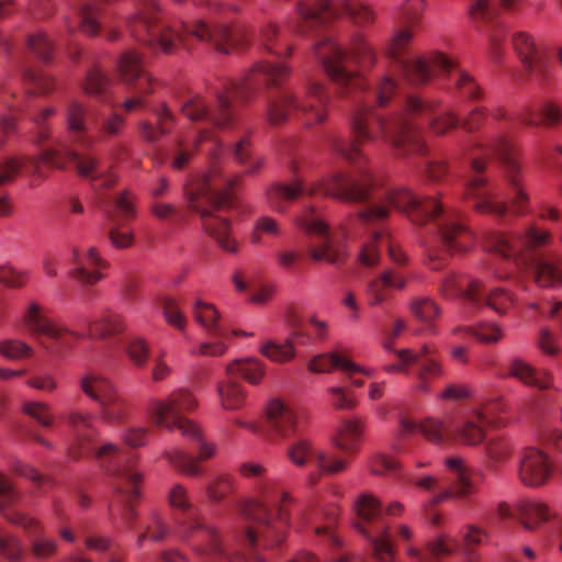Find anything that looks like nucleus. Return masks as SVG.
<instances>
[{
	"label": "nucleus",
	"mask_w": 562,
	"mask_h": 562,
	"mask_svg": "<svg viewBox=\"0 0 562 562\" xmlns=\"http://www.w3.org/2000/svg\"><path fill=\"white\" fill-rule=\"evenodd\" d=\"M313 53L327 76L335 82L339 93H355L356 110L350 117L353 140L330 139L334 155L346 159L353 168L352 175L334 171L321 180L305 183L274 182L265 190L268 205L279 214H284L289 204L303 195H329L345 202H363L372 196L378 179L366 168L367 157L360 145L366 142L383 140L392 145L398 155L423 153L425 144L420 128L427 124L436 135H442L459 124V119L450 111L440 109L435 100L409 95L401 111L386 116L372 108L371 98L380 106L387 104L397 89L396 82L384 76L374 91L362 97L364 81L360 69H370L376 61V53L363 34L351 36L348 50L331 35H324L314 44Z\"/></svg>",
	"instance_id": "1"
},
{
	"label": "nucleus",
	"mask_w": 562,
	"mask_h": 562,
	"mask_svg": "<svg viewBox=\"0 0 562 562\" xmlns=\"http://www.w3.org/2000/svg\"><path fill=\"white\" fill-rule=\"evenodd\" d=\"M64 120L66 123L67 137L56 139L53 146L44 148L38 158H24L22 160L7 159L0 162V184L10 181L21 168L29 165L34 172H38L40 162L49 167L65 168L69 162L76 165L78 173L88 178L93 187L109 189L116 182V177L111 173H101L98 170L99 160L91 154L80 153L76 147L88 149L94 144V138L89 134L88 109L76 100L70 99L64 106ZM15 130L11 119H3L0 123V145L4 137ZM12 206L8 196H0V217L8 216Z\"/></svg>",
	"instance_id": "2"
},
{
	"label": "nucleus",
	"mask_w": 562,
	"mask_h": 562,
	"mask_svg": "<svg viewBox=\"0 0 562 562\" xmlns=\"http://www.w3.org/2000/svg\"><path fill=\"white\" fill-rule=\"evenodd\" d=\"M94 414L71 409L65 419L75 435V441L68 449L71 459L77 460L91 454L111 480L113 498L109 505L111 519L116 514L127 529H133L137 513L133 502L139 497V484L143 475L135 469V456L123 450L116 443L105 441L95 446L97 429L93 426Z\"/></svg>",
	"instance_id": "3"
},
{
	"label": "nucleus",
	"mask_w": 562,
	"mask_h": 562,
	"mask_svg": "<svg viewBox=\"0 0 562 562\" xmlns=\"http://www.w3.org/2000/svg\"><path fill=\"white\" fill-rule=\"evenodd\" d=\"M383 202L361 211L356 221L361 225L378 223L389 215L392 206L405 213L416 225L429 224L440 240V247L427 248L428 265L439 270L448 262V256L467 251L473 240L472 232L460 221L459 213L446 210L440 201L434 198H419L406 188L389 190L383 194Z\"/></svg>",
	"instance_id": "4"
},
{
	"label": "nucleus",
	"mask_w": 562,
	"mask_h": 562,
	"mask_svg": "<svg viewBox=\"0 0 562 562\" xmlns=\"http://www.w3.org/2000/svg\"><path fill=\"white\" fill-rule=\"evenodd\" d=\"M186 0H172L182 4ZM131 34L139 42L166 54L183 45L190 48L189 40L196 38L212 44L215 49L228 54L234 47L248 41L247 32L239 26L206 22L199 19L188 24L183 21L169 23L162 20L158 0H137L136 11L126 21Z\"/></svg>",
	"instance_id": "5"
},
{
	"label": "nucleus",
	"mask_w": 562,
	"mask_h": 562,
	"mask_svg": "<svg viewBox=\"0 0 562 562\" xmlns=\"http://www.w3.org/2000/svg\"><path fill=\"white\" fill-rule=\"evenodd\" d=\"M425 8L424 0H409L403 7L404 27L397 30L390 40L386 52L403 78L414 86L427 83L431 76L447 72L454 87L467 98L476 100L481 90L471 75L460 69L456 63L439 52L425 56L405 57L413 38L412 30L417 25Z\"/></svg>",
	"instance_id": "6"
},
{
	"label": "nucleus",
	"mask_w": 562,
	"mask_h": 562,
	"mask_svg": "<svg viewBox=\"0 0 562 562\" xmlns=\"http://www.w3.org/2000/svg\"><path fill=\"white\" fill-rule=\"evenodd\" d=\"M240 181V176H224L215 154L206 173L198 175L183 186L188 209L200 216L203 229L227 252L237 251L232 237L231 223L222 212L231 209L234 201L231 191Z\"/></svg>",
	"instance_id": "7"
},
{
	"label": "nucleus",
	"mask_w": 562,
	"mask_h": 562,
	"mask_svg": "<svg viewBox=\"0 0 562 562\" xmlns=\"http://www.w3.org/2000/svg\"><path fill=\"white\" fill-rule=\"evenodd\" d=\"M290 75V69L281 64L260 61L238 81H231L223 90L215 92V101L210 104L203 97L195 95L181 104V113L193 122H206L218 130L233 126L238 103H247L255 90L262 86H277Z\"/></svg>",
	"instance_id": "8"
},
{
	"label": "nucleus",
	"mask_w": 562,
	"mask_h": 562,
	"mask_svg": "<svg viewBox=\"0 0 562 562\" xmlns=\"http://www.w3.org/2000/svg\"><path fill=\"white\" fill-rule=\"evenodd\" d=\"M259 493L261 499L254 502L246 509L250 526L245 531L243 540L252 549L255 562H267L259 548L272 549L284 540L290 520L286 504L291 503L292 498L286 492L274 491L271 481L262 482Z\"/></svg>",
	"instance_id": "9"
},
{
	"label": "nucleus",
	"mask_w": 562,
	"mask_h": 562,
	"mask_svg": "<svg viewBox=\"0 0 562 562\" xmlns=\"http://www.w3.org/2000/svg\"><path fill=\"white\" fill-rule=\"evenodd\" d=\"M550 239L549 231L535 226L521 235L490 232L485 236V248L530 269L539 286L554 288L562 283V271L552 262L531 255L532 250L547 245Z\"/></svg>",
	"instance_id": "10"
},
{
	"label": "nucleus",
	"mask_w": 562,
	"mask_h": 562,
	"mask_svg": "<svg viewBox=\"0 0 562 562\" xmlns=\"http://www.w3.org/2000/svg\"><path fill=\"white\" fill-rule=\"evenodd\" d=\"M24 323L27 329L37 337H46L54 340L61 348L70 347L67 336L75 339H100L104 340L110 336L122 334L126 325L122 315L105 311L95 319H89L85 315L78 317V324H82L83 329L69 328L60 326L43 314L41 305L33 302L29 305L24 314Z\"/></svg>",
	"instance_id": "11"
},
{
	"label": "nucleus",
	"mask_w": 562,
	"mask_h": 562,
	"mask_svg": "<svg viewBox=\"0 0 562 562\" xmlns=\"http://www.w3.org/2000/svg\"><path fill=\"white\" fill-rule=\"evenodd\" d=\"M462 150L470 155L471 168L476 173L484 170L485 158L497 157L503 166L504 179L515 214L525 215L528 212L529 195L524 188L521 166L516 158L514 145L505 134L491 135L484 142L471 140Z\"/></svg>",
	"instance_id": "12"
},
{
	"label": "nucleus",
	"mask_w": 562,
	"mask_h": 562,
	"mask_svg": "<svg viewBox=\"0 0 562 562\" xmlns=\"http://www.w3.org/2000/svg\"><path fill=\"white\" fill-rule=\"evenodd\" d=\"M170 505L182 510L184 516L179 521L178 535L190 542L194 552L205 562H248L243 554L227 552L215 527L206 525L200 518L188 498V492L181 484H176L169 493Z\"/></svg>",
	"instance_id": "13"
},
{
	"label": "nucleus",
	"mask_w": 562,
	"mask_h": 562,
	"mask_svg": "<svg viewBox=\"0 0 562 562\" xmlns=\"http://www.w3.org/2000/svg\"><path fill=\"white\" fill-rule=\"evenodd\" d=\"M403 509L404 506L400 502H393L383 508L380 499L368 493L356 499L353 527L367 539L374 562H397L386 516H397Z\"/></svg>",
	"instance_id": "14"
},
{
	"label": "nucleus",
	"mask_w": 562,
	"mask_h": 562,
	"mask_svg": "<svg viewBox=\"0 0 562 562\" xmlns=\"http://www.w3.org/2000/svg\"><path fill=\"white\" fill-rule=\"evenodd\" d=\"M196 407L198 402L192 393L186 389H178L164 400L150 398L145 412L154 426L168 430L178 429L183 436L196 440L200 443L199 459L206 460L214 454V447L202 441L200 429L184 416Z\"/></svg>",
	"instance_id": "15"
},
{
	"label": "nucleus",
	"mask_w": 562,
	"mask_h": 562,
	"mask_svg": "<svg viewBox=\"0 0 562 562\" xmlns=\"http://www.w3.org/2000/svg\"><path fill=\"white\" fill-rule=\"evenodd\" d=\"M330 97L323 83L308 78L304 86V98L299 99L290 91H282L269 99L266 116L269 123L278 125L294 114L307 126H313L325 122Z\"/></svg>",
	"instance_id": "16"
},
{
	"label": "nucleus",
	"mask_w": 562,
	"mask_h": 562,
	"mask_svg": "<svg viewBox=\"0 0 562 562\" xmlns=\"http://www.w3.org/2000/svg\"><path fill=\"white\" fill-rule=\"evenodd\" d=\"M81 392L100 408V418L109 424L116 425L125 418V402L120 396L116 385L105 375L89 371L79 378Z\"/></svg>",
	"instance_id": "17"
},
{
	"label": "nucleus",
	"mask_w": 562,
	"mask_h": 562,
	"mask_svg": "<svg viewBox=\"0 0 562 562\" xmlns=\"http://www.w3.org/2000/svg\"><path fill=\"white\" fill-rule=\"evenodd\" d=\"M295 223L310 236L318 238V245L310 247V255L315 261L341 263L345 249L339 246L329 232L328 225L315 214L313 207H306L296 216Z\"/></svg>",
	"instance_id": "18"
},
{
	"label": "nucleus",
	"mask_w": 562,
	"mask_h": 562,
	"mask_svg": "<svg viewBox=\"0 0 562 562\" xmlns=\"http://www.w3.org/2000/svg\"><path fill=\"white\" fill-rule=\"evenodd\" d=\"M289 460L296 467H314L318 474L310 476L315 484L322 474H337L347 468V461L317 448L308 438H297L286 449Z\"/></svg>",
	"instance_id": "19"
},
{
	"label": "nucleus",
	"mask_w": 562,
	"mask_h": 562,
	"mask_svg": "<svg viewBox=\"0 0 562 562\" xmlns=\"http://www.w3.org/2000/svg\"><path fill=\"white\" fill-rule=\"evenodd\" d=\"M119 70L131 92L122 103L123 110L130 113L143 108L145 95L153 92V83L150 76L143 68L139 56L133 50L125 52L120 58Z\"/></svg>",
	"instance_id": "20"
},
{
	"label": "nucleus",
	"mask_w": 562,
	"mask_h": 562,
	"mask_svg": "<svg viewBox=\"0 0 562 562\" xmlns=\"http://www.w3.org/2000/svg\"><path fill=\"white\" fill-rule=\"evenodd\" d=\"M487 535L484 530L469 526L467 532L463 535L462 543L458 542L449 535L442 533L438 536L432 542L428 543L429 557L423 554L415 547H407L406 552L411 558L417 559L419 562H435L436 558L448 555L461 549L464 551V562H477V557L471 551L473 546L481 544Z\"/></svg>",
	"instance_id": "21"
},
{
	"label": "nucleus",
	"mask_w": 562,
	"mask_h": 562,
	"mask_svg": "<svg viewBox=\"0 0 562 562\" xmlns=\"http://www.w3.org/2000/svg\"><path fill=\"white\" fill-rule=\"evenodd\" d=\"M400 363L387 364L383 369L387 373H408V367L417 364V384L416 390L422 393L430 392V380L442 374L439 362L434 358V348L424 345L419 352L409 349H401L395 351Z\"/></svg>",
	"instance_id": "22"
},
{
	"label": "nucleus",
	"mask_w": 562,
	"mask_h": 562,
	"mask_svg": "<svg viewBox=\"0 0 562 562\" xmlns=\"http://www.w3.org/2000/svg\"><path fill=\"white\" fill-rule=\"evenodd\" d=\"M70 263L69 277L85 289L101 281L104 278L102 271L108 267L106 260L102 258L98 248L92 246L86 250L74 247Z\"/></svg>",
	"instance_id": "23"
},
{
	"label": "nucleus",
	"mask_w": 562,
	"mask_h": 562,
	"mask_svg": "<svg viewBox=\"0 0 562 562\" xmlns=\"http://www.w3.org/2000/svg\"><path fill=\"white\" fill-rule=\"evenodd\" d=\"M136 198L128 191L121 192L114 200L115 212L108 214L110 222L109 239L115 248H126L133 244L132 231L122 223L135 216Z\"/></svg>",
	"instance_id": "24"
},
{
	"label": "nucleus",
	"mask_w": 562,
	"mask_h": 562,
	"mask_svg": "<svg viewBox=\"0 0 562 562\" xmlns=\"http://www.w3.org/2000/svg\"><path fill=\"white\" fill-rule=\"evenodd\" d=\"M446 467L453 475V486L445 488L441 493L434 496L428 504L424 506V512L429 521L437 526L440 524V516L430 512V507L448 498H463L474 492V487L470 481L469 471L462 459L458 457L447 458Z\"/></svg>",
	"instance_id": "25"
},
{
	"label": "nucleus",
	"mask_w": 562,
	"mask_h": 562,
	"mask_svg": "<svg viewBox=\"0 0 562 562\" xmlns=\"http://www.w3.org/2000/svg\"><path fill=\"white\" fill-rule=\"evenodd\" d=\"M512 42L516 54L531 79L539 86L547 85L549 82L550 69L541 59L533 37L527 32L519 31L513 34Z\"/></svg>",
	"instance_id": "26"
},
{
	"label": "nucleus",
	"mask_w": 562,
	"mask_h": 562,
	"mask_svg": "<svg viewBox=\"0 0 562 562\" xmlns=\"http://www.w3.org/2000/svg\"><path fill=\"white\" fill-rule=\"evenodd\" d=\"M552 471V463L543 451L528 448L522 452L518 468L522 484L530 487L541 486L549 480Z\"/></svg>",
	"instance_id": "27"
},
{
	"label": "nucleus",
	"mask_w": 562,
	"mask_h": 562,
	"mask_svg": "<svg viewBox=\"0 0 562 562\" xmlns=\"http://www.w3.org/2000/svg\"><path fill=\"white\" fill-rule=\"evenodd\" d=\"M418 431L427 440L440 443L445 439L447 429L440 420L434 418H427L422 423H416L407 417H402L398 422V430L395 435V440L392 447L393 450L396 452H406V438Z\"/></svg>",
	"instance_id": "28"
},
{
	"label": "nucleus",
	"mask_w": 562,
	"mask_h": 562,
	"mask_svg": "<svg viewBox=\"0 0 562 562\" xmlns=\"http://www.w3.org/2000/svg\"><path fill=\"white\" fill-rule=\"evenodd\" d=\"M8 518L11 522L22 527L31 536V553L35 559L46 561L57 553L58 542L42 533V527L38 521L22 513H13Z\"/></svg>",
	"instance_id": "29"
},
{
	"label": "nucleus",
	"mask_w": 562,
	"mask_h": 562,
	"mask_svg": "<svg viewBox=\"0 0 562 562\" xmlns=\"http://www.w3.org/2000/svg\"><path fill=\"white\" fill-rule=\"evenodd\" d=\"M497 515L503 519L517 518L527 530H535L551 517L547 505L536 501H522L517 504L516 510L507 503H499Z\"/></svg>",
	"instance_id": "30"
},
{
	"label": "nucleus",
	"mask_w": 562,
	"mask_h": 562,
	"mask_svg": "<svg viewBox=\"0 0 562 562\" xmlns=\"http://www.w3.org/2000/svg\"><path fill=\"white\" fill-rule=\"evenodd\" d=\"M270 426L283 438L297 434L302 426V412L280 400H272L267 409Z\"/></svg>",
	"instance_id": "31"
},
{
	"label": "nucleus",
	"mask_w": 562,
	"mask_h": 562,
	"mask_svg": "<svg viewBox=\"0 0 562 562\" xmlns=\"http://www.w3.org/2000/svg\"><path fill=\"white\" fill-rule=\"evenodd\" d=\"M337 509L333 508L329 512L325 513V524L315 525L314 532L321 538L331 550V562H367V560L357 553L344 551L338 552V550L344 548V542L341 538L336 533L334 528L336 518H337Z\"/></svg>",
	"instance_id": "32"
},
{
	"label": "nucleus",
	"mask_w": 562,
	"mask_h": 562,
	"mask_svg": "<svg viewBox=\"0 0 562 562\" xmlns=\"http://www.w3.org/2000/svg\"><path fill=\"white\" fill-rule=\"evenodd\" d=\"M481 281L470 278L465 273L448 272L440 282V293L447 299L460 297L471 305L481 301Z\"/></svg>",
	"instance_id": "33"
},
{
	"label": "nucleus",
	"mask_w": 562,
	"mask_h": 562,
	"mask_svg": "<svg viewBox=\"0 0 562 562\" xmlns=\"http://www.w3.org/2000/svg\"><path fill=\"white\" fill-rule=\"evenodd\" d=\"M465 198L474 201V209L480 213H490L496 216H504L507 212V204L496 200L481 176L473 177L465 187Z\"/></svg>",
	"instance_id": "34"
},
{
	"label": "nucleus",
	"mask_w": 562,
	"mask_h": 562,
	"mask_svg": "<svg viewBox=\"0 0 562 562\" xmlns=\"http://www.w3.org/2000/svg\"><path fill=\"white\" fill-rule=\"evenodd\" d=\"M105 16L99 4L85 3L77 8L71 16L65 18V26L69 34L80 30L87 35H97L104 23Z\"/></svg>",
	"instance_id": "35"
},
{
	"label": "nucleus",
	"mask_w": 562,
	"mask_h": 562,
	"mask_svg": "<svg viewBox=\"0 0 562 562\" xmlns=\"http://www.w3.org/2000/svg\"><path fill=\"white\" fill-rule=\"evenodd\" d=\"M205 140H212L215 149H220L222 147L221 142L214 136L213 132L206 128L199 131V133L191 139L184 134H179L175 142L170 164L171 168L175 170H182L186 168L199 144Z\"/></svg>",
	"instance_id": "36"
},
{
	"label": "nucleus",
	"mask_w": 562,
	"mask_h": 562,
	"mask_svg": "<svg viewBox=\"0 0 562 562\" xmlns=\"http://www.w3.org/2000/svg\"><path fill=\"white\" fill-rule=\"evenodd\" d=\"M508 375L540 391L553 389V376L549 370H538L518 357L510 360Z\"/></svg>",
	"instance_id": "37"
},
{
	"label": "nucleus",
	"mask_w": 562,
	"mask_h": 562,
	"mask_svg": "<svg viewBox=\"0 0 562 562\" xmlns=\"http://www.w3.org/2000/svg\"><path fill=\"white\" fill-rule=\"evenodd\" d=\"M329 5L333 10V16L328 19V21L324 23H318L314 26H304L300 34H306L310 31H313L317 27L326 26L329 22H331L339 12L338 7L347 13L350 19L353 21L355 24L359 26H366L373 22L374 20V13L372 10L366 5L364 3L357 1V0H336L337 3L334 2V0H328Z\"/></svg>",
	"instance_id": "38"
},
{
	"label": "nucleus",
	"mask_w": 562,
	"mask_h": 562,
	"mask_svg": "<svg viewBox=\"0 0 562 562\" xmlns=\"http://www.w3.org/2000/svg\"><path fill=\"white\" fill-rule=\"evenodd\" d=\"M366 424L360 418H349L340 422L334 445L346 454H355L359 451L364 435Z\"/></svg>",
	"instance_id": "39"
},
{
	"label": "nucleus",
	"mask_w": 562,
	"mask_h": 562,
	"mask_svg": "<svg viewBox=\"0 0 562 562\" xmlns=\"http://www.w3.org/2000/svg\"><path fill=\"white\" fill-rule=\"evenodd\" d=\"M406 280L400 273L393 270L383 271L380 277L371 280L366 288L368 303L371 306H378L389 299L387 289L402 290L405 288Z\"/></svg>",
	"instance_id": "40"
},
{
	"label": "nucleus",
	"mask_w": 562,
	"mask_h": 562,
	"mask_svg": "<svg viewBox=\"0 0 562 562\" xmlns=\"http://www.w3.org/2000/svg\"><path fill=\"white\" fill-rule=\"evenodd\" d=\"M216 393L221 407L226 411H237L246 401V390L235 376L227 375L216 384Z\"/></svg>",
	"instance_id": "41"
},
{
	"label": "nucleus",
	"mask_w": 562,
	"mask_h": 562,
	"mask_svg": "<svg viewBox=\"0 0 562 562\" xmlns=\"http://www.w3.org/2000/svg\"><path fill=\"white\" fill-rule=\"evenodd\" d=\"M154 113L157 126L147 121L139 123L140 135L149 143H157L160 136L168 135L176 123V117L166 103L155 109Z\"/></svg>",
	"instance_id": "42"
},
{
	"label": "nucleus",
	"mask_w": 562,
	"mask_h": 562,
	"mask_svg": "<svg viewBox=\"0 0 562 562\" xmlns=\"http://www.w3.org/2000/svg\"><path fill=\"white\" fill-rule=\"evenodd\" d=\"M192 314L211 338L227 337V330L220 323V312L213 304L196 300L192 306Z\"/></svg>",
	"instance_id": "43"
},
{
	"label": "nucleus",
	"mask_w": 562,
	"mask_h": 562,
	"mask_svg": "<svg viewBox=\"0 0 562 562\" xmlns=\"http://www.w3.org/2000/svg\"><path fill=\"white\" fill-rule=\"evenodd\" d=\"M518 121L526 126L555 125L562 120V109L552 101H546L539 113L532 109H524L516 114Z\"/></svg>",
	"instance_id": "44"
},
{
	"label": "nucleus",
	"mask_w": 562,
	"mask_h": 562,
	"mask_svg": "<svg viewBox=\"0 0 562 562\" xmlns=\"http://www.w3.org/2000/svg\"><path fill=\"white\" fill-rule=\"evenodd\" d=\"M294 340L297 344H308L312 338L308 334L304 333L302 328H297L292 339H288L284 344H276L269 341L261 347V352L269 359L276 362H283L294 357Z\"/></svg>",
	"instance_id": "45"
},
{
	"label": "nucleus",
	"mask_w": 562,
	"mask_h": 562,
	"mask_svg": "<svg viewBox=\"0 0 562 562\" xmlns=\"http://www.w3.org/2000/svg\"><path fill=\"white\" fill-rule=\"evenodd\" d=\"M266 369L265 364L254 358L237 359L226 367V374L238 376L240 375L245 381L252 385H257L261 382L265 376Z\"/></svg>",
	"instance_id": "46"
},
{
	"label": "nucleus",
	"mask_w": 562,
	"mask_h": 562,
	"mask_svg": "<svg viewBox=\"0 0 562 562\" xmlns=\"http://www.w3.org/2000/svg\"><path fill=\"white\" fill-rule=\"evenodd\" d=\"M488 411H479L474 416L467 420L462 426L457 427L456 431L461 441L467 445H477L484 438V425L491 420L488 418Z\"/></svg>",
	"instance_id": "47"
},
{
	"label": "nucleus",
	"mask_w": 562,
	"mask_h": 562,
	"mask_svg": "<svg viewBox=\"0 0 562 562\" xmlns=\"http://www.w3.org/2000/svg\"><path fill=\"white\" fill-rule=\"evenodd\" d=\"M480 299L481 301L473 303L472 306H488L499 315L506 314L515 303V299L510 293L498 288L486 291L482 282L480 286Z\"/></svg>",
	"instance_id": "48"
},
{
	"label": "nucleus",
	"mask_w": 562,
	"mask_h": 562,
	"mask_svg": "<svg viewBox=\"0 0 562 562\" xmlns=\"http://www.w3.org/2000/svg\"><path fill=\"white\" fill-rule=\"evenodd\" d=\"M454 335H471L483 344H496L504 337V331L497 323H480L475 327L458 326Z\"/></svg>",
	"instance_id": "49"
},
{
	"label": "nucleus",
	"mask_w": 562,
	"mask_h": 562,
	"mask_svg": "<svg viewBox=\"0 0 562 562\" xmlns=\"http://www.w3.org/2000/svg\"><path fill=\"white\" fill-rule=\"evenodd\" d=\"M283 234L282 226L278 220L270 215H260L256 218L250 234V243L256 246L265 244V237L278 238Z\"/></svg>",
	"instance_id": "50"
},
{
	"label": "nucleus",
	"mask_w": 562,
	"mask_h": 562,
	"mask_svg": "<svg viewBox=\"0 0 562 562\" xmlns=\"http://www.w3.org/2000/svg\"><path fill=\"white\" fill-rule=\"evenodd\" d=\"M109 85L110 79L99 68L94 67L88 71L82 89L87 94L106 101Z\"/></svg>",
	"instance_id": "51"
},
{
	"label": "nucleus",
	"mask_w": 562,
	"mask_h": 562,
	"mask_svg": "<svg viewBox=\"0 0 562 562\" xmlns=\"http://www.w3.org/2000/svg\"><path fill=\"white\" fill-rule=\"evenodd\" d=\"M164 457L175 469L186 475L194 476L200 473L196 460L181 449L167 450Z\"/></svg>",
	"instance_id": "52"
},
{
	"label": "nucleus",
	"mask_w": 562,
	"mask_h": 562,
	"mask_svg": "<svg viewBox=\"0 0 562 562\" xmlns=\"http://www.w3.org/2000/svg\"><path fill=\"white\" fill-rule=\"evenodd\" d=\"M21 76L33 93L46 94L52 92L55 88L54 79L46 74L23 68Z\"/></svg>",
	"instance_id": "53"
},
{
	"label": "nucleus",
	"mask_w": 562,
	"mask_h": 562,
	"mask_svg": "<svg viewBox=\"0 0 562 562\" xmlns=\"http://www.w3.org/2000/svg\"><path fill=\"white\" fill-rule=\"evenodd\" d=\"M348 359L339 356L336 352H328L315 356L308 362V370L314 373L329 372L335 368H339L346 372Z\"/></svg>",
	"instance_id": "54"
},
{
	"label": "nucleus",
	"mask_w": 562,
	"mask_h": 562,
	"mask_svg": "<svg viewBox=\"0 0 562 562\" xmlns=\"http://www.w3.org/2000/svg\"><path fill=\"white\" fill-rule=\"evenodd\" d=\"M515 3L516 0H499L498 4H492L490 0H475L470 7V14L473 19L488 21L496 15L498 7L510 10Z\"/></svg>",
	"instance_id": "55"
},
{
	"label": "nucleus",
	"mask_w": 562,
	"mask_h": 562,
	"mask_svg": "<svg viewBox=\"0 0 562 562\" xmlns=\"http://www.w3.org/2000/svg\"><path fill=\"white\" fill-rule=\"evenodd\" d=\"M56 114V108L47 106L30 116L34 124V142L41 146L50 137V128L47 125L48 119Z\"/></svg>",
	"instance_id": "56"
},
{
	"label": "nucleus",
	"mask_w": 562,
	"mask_h": 562,
	"mask_svg": "<svg viewBox=\"0 0 562 562\" xmlns=\"http://www.w3.org/2000/svg\"><path fill=\"white\" fill-rule=\"evenodd\" d=\"M413 315L420 322L429 324L428 330H434L431 322L439 315V306L428 297L416 299L411 304Z\"/></svg>",
	"instance_id": "57"
},
{
	"label": "nucleus",
	"mask_w": 562,
	"mask_h": 562,
	"mask_svg": "<svg viewBox=\"0 0 562 562\" xmlns=\"http://www.w3.org/2000/svg\"><path fill=\"white\" fill-rule=\"evenodd\" d=\"M249 147H250V140L248 139V137H243L233 146L232 153H233L234 158L238 162H240L243 165L248 164L246 172L249 175H254L260 170L263 161L261 158H257V159L252 160L251 156H250Z\"/></svg>",
	"instance_id": "58"
},
{
	"label": "nucleus",
	"mask_w": 562,
	"mask_h": 562,
	"mask_svg": "<svg viewBox=\"0 0 562 562\" xmlns=\"http://www.w3.org/2000/svg\"><path fill=\"white\" fill-rule=\"evenodd\" d=\"M160 306L166 322L179 330H184L187 317L180 308L178 302L169 296L161 299Z\"/></svg>",
	"instance_id": "59"
},
{
	"label": "nucleus",
	"mask_w": 562,
	"mask_h": 562,
	"mask_svg": "<svg viewBox=\"0 0 562 562\" xmlns=\"http://www.w3.org/2000/svg\"><path fill=\"white\" fill-rule=\"evenodd\" d=\"M126 352L135 367L143 368L149 359L150 348L145 339L133 337L126 344Z\"/></svg>",
	"instance_id": "60"
},
{
	"label": "nucleus",
	"mask_w": 562,
	"mask_h": 562,
	"mask_svg": "<svg viewBox=\"0 0 562 562\" xmlns=\"http://www.w3.org/2000/svg\"><path fill=\"white\" fill-rule=\"evenodd\" d=\"M26 46L31 53L43 61H49L53 56V44L47 36L42 33H35L27 36Z\"/></svg>",
	"instance_id": "61"
},
{
	"label": "nucleus",
	"mask_w": 562,
	"mask_h": 562,
	"mask_svg": "<svg viewBox=\"0 0 562 562\" xmlns=\"http://www.w3.org/2000/svg\"><path fill=\"white\" fill-rule=\"evenodd\" d=\"M168 535V529L158 515L153 514L145 526V531L137 537V546L142 547L145 539L162 541Z\"/></svg>",
	"instance_id": "62"
},
{
	"label": "nucleus",
	"mask_w": 562,
	"mask_h": 562,
	"mask_svg": "<svg viewBox=\"0 0 562 562\" xmlns=\"http://www.w3.org/2000/svg\"><path fill=\"white\" fill-rule=\"evenodd\" d=\"M124 124V117L115 112L102 117L98 128L100 139L106 140L117 136L122 132Z\"/></svg>",
	"instance_id": "63"
},
{
	"label": "nucleus",
	"mask_w": 562,
	"mask_h": 562,
	"mask_svg": "<svg viewBox=\"0 0 562 562\" xmlns=\"http://www.w3.org/2000/svg\"><path fill=\"white\" fill-rule=\"evenodd\" d=\"M234 490V481L231 475H220L214 479L206 487L207 496L211 501L220 502Z\"/></svg>",
	"instance_id": "64"
}]
</instances>
